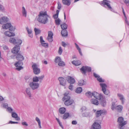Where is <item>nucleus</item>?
<instances>
[{
    "label": "nucleus",
    "instance_id": "obj_1",
    "mask_svg": "<svg viewBox=\"0 0 129 129\" xmlns=\"http://www.w3.org/2000/svg\"><path fill=\"white\" fill-rule=\"evenodd\" d=\"M49 17L46 11H41L37 17L38 21L41 23L45 24L48 21V18Z\"/></svg>",
    "mask_w": 129,
    "mask_h": 129
},
{
    "label": "nucleus",
    "instance_id": "obj_2",
    "mask_svg": "<svg viewBox=\"0 0 129 129\" xmlns=\"http://www.w3.org/2000/svg\"><path fill=\"white\" fill-rule=\"evenodd\" d=\"M86 95L88 98H91L92 96H93L96 99L98 100H100L103 97L102 94L96 92L92 93L90 91H88L86 93Z\"/></svg>",
    "mask_w": 129,
    "mask_h": 129
},
{
    "label": "nucleus",
    "instance_id": "obj_3",
    "mask_svg": "<svg viewBox=\"0 0 129 129\" xmlns=\"http://www.w3.org/2000/svg\"><path fill=\"white\" fill-rule=\"evenodd\" d=\"M118 126L119 129H124L123 126L127 123L126 121L124 120V118L122 117H119L117 119Z\"/></svg>",
    "mask_w": 129,
    "mask_h": 129
},
{
    "label": "nucleus",
    "instance_id": "obj_4",
    "mask_svg": "<svg viewBox=\"0 0 129 129\" xmlns=\"http://www.w3.org/2000/svg\"><path fill=\"white\" fill-rule=\"evenodd\" d=\"M110 2L109 1L103 0V1L100 2L99 3L101 6H103L105 7H107L109 9L112 11L117 13V12H114V9L112 8L110 4Z\"/></svg>",
    "mask_w": 129,
    "mask_h": 129
},
{
    "label": "nucleus",
    "instance_id": "obj_5",
    "mask_svg": "<svg viewBox=\"0 0 129 129\" xmlns=\"http://www.w3.org/2000/svg\"><path fill=\"white\" fill-rule=\"evenodd\" d=\"M2 27L4 29H7L9 28V31H14L16 29L15 26H12L10 23H8L3 25Z\"/></svg>",
    "mask_w": 129,
    "mask_h": 129
},
{
    "label": "nucleus",
    "instance_id": "obj_6",
    "mask_svg": "<svg viewBox=\"0 0 129 129\" xmlns=\"http://www.w3.org/2000/svg\"><path fill=\"white\" fill-rule=\"evenodd\" d=\"M39 66L37 64L34 63L32 66L33 72L35 75H38L40 72V69L39 68Z\"/></svg>",
    "mask_w": 129,
    "mask_h": 129
},
{
    "label": "nucleus",
    "instance_id": "obj_7",
    "mask_svg": "<svg viewBox=\"0 0 129 129\" xmlns=\"http://www.w3.org/2000/svg\"><path fill=\"white\" fill-rule=\"evenodd\" d=\"M100 85L102 88V90L104 93L106 95H108L109 94V91L108 89H106L107 85L104 83H100Z\"/></svg>",
    "mask_w": 129,
    "mask_h": 129
},
{
    "label": "nucleus",
    "instance_id": "obj_8",
    "mask_svg": "<svg viewBox=\"0 0 129 129\" xmlns=\"http://www.w3.org/2000/svg\"><path fill=\"white\" fill-rule=\"evenodd\" d=\"M29 86L32 89L35 90L39 87V85L38 83L31 82L29 83Z\"/></svg>",
    "mask_w": 129,
    "mask_h": 129
},
{
    "label": "nucleus",
    "instance_id": "obj_9",
    "mask_svg": "<svg viewBox=\"0 0 129 129\" xmlns=\"http://www.w3.org/2000/svg\"><path fill=\"white\" fill-rule=\"evenodd\" d=\"M91 68L87 66H83L81 69V72L83 74H85L87 71L89 72L91 71Z\"/></svg>",
    "mask_w": 129,
    "mask_h": 129
},
{
    "label": "nucleus",
    "instance_id": "obj_10",
    "mask_svg": "<svg viewBox=\"0 0 129 129\" xmlns=\"http://www.w3.org/2000/svg\"><path fill=\"white\" fill-rule=\"evenodd\" d=\"M22 64L23 63L22 61H19L15 63L14 65L15 67H17L16 69L18 71H20L23 68L21 67V66Z\"/></svg>",
    "mask_w": 129,
    "mask_h": 129
},
{
    "label": "nucleus",
    "instance_id": "obj_11",
    "mask_svg": "<svg viewBox=\"0 0 129 129\" xmlns=\"http://www.w3.org/2000/svg\"><path fill=\"white\" fill-rule=\"evenodd\" d=\"M117 96L118 98L121 102V104H123L125 100L123 95L121 93H118Z\"/></svg>",
    "mask_w": 129,
    "mask_h": 129
},
{
    "label": "nucleus",
    "instance_id": "obj_12",
    "mask_svg": "<svg viewBox=\"0 0 129 129\" xmlns=\"http://www.w3.org/2000/svg\"><path fill=\"white\" fill-rule=\"evenodd\" d=\"M20 48V46L16 45L12 49L11 52L13 54L17 53L19 52Z\"/></svg>",
    "mask_w": 129,
    "mask_h": 129
},
{
    "label": "nucleus",
    "instance_id": "obj_13",
    "mask_svg": "<svg viewBox=\"0 0 129 129\" xmlns=\"http://www.w3.org/2000/svg\"><path fill=\"white\" fill-rule=\"evenodd\" d=\"M66 79L68 82L71 84H74L75 82V79L71 77L68 76L67 77Z\"/></svg>",
    "mask_w": 129,
    "mask_h": 129
},
{
    "label": "nucleus",
    "instance_id": "obj_14",
    "mask_svg": "<svg viewBox=\"0 0 129 129\" xmlns=\"http://www.w3.org/2000/svg\"><path fill=\"white\" fill-rule=\"evenodd\" d=\"M9 20V18L6 17H3L0 18V23L3 24L6 23Z\"/></svg>",
    "mask_w": 129,
    "mask_h": 129
},
{
    "label": "nucleus",
    "instance_id": "obj_15",
    "mask_svg": "<svg viewBox=\"0 0 129 129\" xmlns=\"http://www.w3.org/2000/svg\"><path fill=\"white\" fill-rule=\"evenodd\" d=\"M58 79L61 85L63 86H64L65 85L66 81L64 78L61 77H59L58 78Z\"/></svg>",
    "mask_w": 129,
    "mask_h": 129
},
{
    "label": "nucleus",
    "instance_id": "obj_16",
    "mask_svg": "<svg viewBox=\"0 0 129 129\" xmlns=\"http://www.w3.org/2000/svg\"><path fill=\"white\" fill-rule=\"evenodd\" d=\"M53 35L51 31H49L48 33V36L47 38V40L49 42H52L53 41Z\"/></svg>",
    "mask_w": 129,
    "mask_h": 129
},
{
    "label": "nucleus",
    "instance_id": "obj_17",
    "mask_svg": "<svg viewBox=\"0 0 129 129\" xmlns=\"http://www.w3.org/2000/svg\"><path fill=\"white\" fill-rule=\"evenodd\" d=\"M26 29L27 31L28 36L31 38H32L33 35L32 29L30 28H29L28 27H26Z\"/></svg>",
    "mask_w": 129,
    "mask_h": 129
},
{
    "label": "nucleus",
    "instance_id": "obj_18",
    "mask_svg": "<svg viewBox=\"0 0 129 129\" xmlns=\"http://www.w3.org/2000/svg\"><path fill=\"white\" fill-rule=\"evenodd\" d=\"M70 99V97L69 94L65 93L64 94V96L62 99V100L64 102H66Z\"/></svg>",
    "mask_w": 129,
    "mask_h": 129
},
{
    "label": "nucleus",
    "instance_id": "obj_19",
    "mask_svg": "<svg viewBox=\"0 0 129 129\" xmlns=\"http://www.w3.org/2000/svg\"><path fill=\"white\" fill-rule=\"evenodd\" d=\"M4 34L6 36L9 37H13L15 36L14 33L13 32H11L9 31H5L4 33Z\"/></svg>",
    "mask_w": 129,
    "mask_h": 129
},
{
    "label": "nucleus",
    "instance_id": "obj_20",
    "mask_svg": "<svg viewBox=\"0 0 129 129\" xmlns=\"http://www.w3.org/2000/svg\"><path fill=\"white\" fill-rule=\"evenodd\" d=\"M21 12L22 16L23 17H26L27 16V11L24 6L22 7L21 9Z\"/></svg>",
    "mask_w": 129,
    "mask_h": 129
},
{
    "label": "nucleus",
    "instance_id": "obj_21",
    "mask_svg": "<svg viewBox=\"0 0 129 129\" xmlns=\"http://www.w3.org/2000/svg\"><path fill=\"white\" fill-rule=\"evenodd\" d=\"M92 127L96 129H100L101 126L99 123L95 122L93 124Z\"/></svg>",
    "mask_w": 129,
    "mask_h": 129
},
{
    "label": "nucleus",
    "instance_id": "obj_22",
    "mask_svg": "<svg viewBox=\"0 0 129 129\" xmlns=\"http://www.w3.org/2000/svg\"><path fill=\"white\" fill-rule=\"evenodd\" d=\"M30 89L29 88H27L25 90V93L30 98L32 96L30 92Z\"/></svg>",
    "mask_w": 129,
    "mask_h": 129
},
{
    "label": "nucleus",
    "instance_id": "obj_23",
    "mask_svg": "<svg viewBox=\"0 0 129 129\" xmlns=\"http://www.w3.org/2000/svg\"><path fill=\"white\" fill-rule=\"evenodd\" d=\"M74 103V101L71 98L66 102H64V104L66 106L70 105Z\"/></svg>",
    "mask_w": 129,
    "mask_h": 129
},
{
    "label": "nucleus",
    "instance_id": "obj_24",
    "mask_svg": "<svg viewBox=\"0 0 129 129\" xmlns=\"http://www.w3.org/2000/svg\"><path fill=\"white\" fill-rule=\"evenodd\" d=\"M11 116L12 117L15 118L17 120H19L20 118L18 117L17 114L15 112H13L11 113Z\"/></svg>",
    "mask_w": 129,
    "mask_h": 129
},
{
    "label": "nucleus",
    "instance_id": "obj_25",
    "mask_svg": "<svg viewBox=\"0 0 129 129\" xmlns=\"http://www.w3.org/2000/svg\"><path fill=\"white\" fill-rule=\"evenodd\" d=\"M100 101V103L101 105L103 107H105L106 105V102L105 99L104 98L103 96L102 98L99 100Z\"/></svg>",
    "mask_w": 129,
    "mask_h": 129
},
{
    "label": "nucleus",
    "instance_id": "obj_26",
    "mask_svg": "<svg viewBox=\"0 0 129 129\" xmlns=\"http://www.w3.org/2000/svg\"><path fill=\"white\" fill-rule=\"evenodd\" d=\"M90 103L91 104L95 105H98L99 104L98 101L95 99H92L90 100Z\"/></svg>",
    "mask_w": 129,
    "mask_h": 129
},
{
    "label": "nucleus",
    "instance_id": "obj_27",
    "mask_svg": "<svg viewBox=\"0 0 129 129\" xmlns=\"http://www.w3.org/2000/svg\"><path fill=\"white\" fill-rule=\"evenodd\" d=\"M2 47L4 50L8 52L7 56H8L9 55V52H10L9 51V52L8 51L9 49L8 47L5 45H2Z\"/></svg>",
    "mask_w": 129,
    "mask_h": 129
},
{
    "label": "nucleus",
    "instance_id": "obj_28",
    "mask_svg": "<svg viewBox=\"0 0 129 129\" xmlns=\"http://www.w3.org/2000/svg\"><path fill=\"white\" fill-rule=\"evenodd\" d=\"M66 111V108L64 107H62L59 109V112L61 114H64Z\"/></svg>",
    "mask_w": 129,
    "mask_h": 129
},
{
    "label": "nucleus",
    "instance_id": "obj_29",
    "mask_svg": "<svg viewBox=\"0 0 129 129\" xmlns=\"http://www.w3.org/2000/svg\"><path fill=\"white\" fill-rule=\"evenodd\" d=\"M16 58L17 60L19 61H22L24 59L23 56L20 54H18L16 56Z\"/></svg>",
    "mask_w": 129,
    "mask_h": 129
},
{
    "label": "nucleus",
    "instance_id": "obj_30",
    "mask_svg": "<svg viewBox=\"0 0 129 129\" xmlns=\"http://www.w3.org/2000/svg\"><path fill=\"white\" fill-rule=\"evenodd\" d=\"M70 1V0H62V2L63 4L69 6L71 3Z\"/></svg>",
    "mask_w": 129,
    "mask_h": 129
},
{
    "label": "nucleus",
    "instance_id": "obj_31",
    "mask_svg": "<svg viewBox=\"0 0 129 129\" xmlns=\"http://www.w3.org/2000/svg\"><path fill=\"white\" fill-rule=\"evenodd\" d=\"M72 63L73 64L76 66H78L79 65L81 64L80 61L79 60L73 61H72Z\"/></svg>",
    "mask_w": 129,
    "mask_h": 129
},
{
    "label": "nucleus",
    "instance_id": "obj_32",
    "mask_svg": "<svg viewBox=\"0 0 129 129\" xmlns=\"http://www.w3.org/2000/svg\"><path fill=\"white\" fill-rule=\"evenodd\" d=\"M86 83L85 81L83 80H80L78 82V84L79 86H82L85 85Z\"/></svg>",
    "mask_w": 129,
    "mask_h": 129
},
{
    "label": "nucleus",
    "instance_id": "obj_33",
    "mask_svg": "<svg viewBox=\"0 0 129 129\" xmlns=\"http://www.w3.org/2000/svg\"><path fill=\"white\" fill-rule=\"evenodd\" d=\"M123 108V107L121 105H118L116 107V109L119 112L121 111Z\"/></svg>",
    "mask_w": 129,
    "mask_h": 129
},
{
    "label": "nucleus",
    "instance_id": "obj_34",
    "mask_svg": "<svg viewBox=\"0 0 129 129\" xmlns=\"http://www.w3.org/2000/svg\"><path fill=\"white\" fill-rule=\"evenodd\" d=\"M61 34L62 36L63 37H65L67 36V32L66 30H62L61 31Z\"/></svg>",
    "mask_w": 129,
    "mask_h": 129
},
{
    "label": "nucleus",
    "instance_id": "obj_35",
    "mask_svg": "<svg viewBox=\"0 0 129 129\" xmlns=\"http://www.w3.org/2000/svg\"><path fill=\"white\" fill-rule=\"evenodd\" d=\"M9 41L10 43L15 44L16 43V40L15 38H11L9 39Z\"/></svg>",
    "mask_w": 129,
    "mask_h": 129
},
{
    "label": "nucleus",
    "instance_id": "obj_36",
    "mask_svg": "<svg viewBox=\"0 0 129 129\" xmlns=\"http://www.w3.org/2000/svg\"><path fill=\"white\" fill-rule=\"evenodd\" d=\"M82 91V87H77L75 91V92L78 93H80Z\"/></svg>",
    "mask_w": 129,
    "mask_h": 129
},
{
    "label": "nucleus",
    "instance_id": "obj_37",
    "mask_svg": "<svg viewBox=\"0 0 129 129\" xmlns=\"http://www.w3.org/2000/svg\"><path fill=\"white\" fill-rule=\"evenodd\" d=\"M75 45L76 48H77V49L78 50L81 56H82V53L81 49L79 47V46H78V45L77 44H76V43H75Z\"/></svg>",
    "mask_w": 129,
    "mask_h": 129
},
{
    "label": "nucleus",
    "instance_id": "obj_38",
    "mask_svg": "<svg viewBox=\"0 0 129 129\" xmlns=\"http://www.w3.org/2000/svg\"><path fill=\"white\" fill-rule=\"evenodd\" d=\"M36 120L38 122L39 128H41V121L37 117L36 118Z\"/></svg>",
    "mask_w": 129,
    "mask_h": 129
},
{
    "label": "nucleus",
    "instance_id": "obj_39",
    "mask_svg": "<svg viewBox=\"0 0 129 129\" xmlns=\"http://www.w3.org/2000/svg\"><path fill=\"white\" fill-rule=\"evenodd\" d=\"M22 40L18 39L16 40L15 44H17V45L19 46L22 44Z\"/></svg>",
    "mask_w": 129,
    "mask_h": 129
},
{
    "label": "nucleus",
    "instance_id": "obj_40",
    "mask_svg": "<svg viewBox=\"0 0 129 129\" xmlns=\"http://www.w3.org/2000/svg\"><path fill=\"white\" fill-rule=\"evenodd\" d=\"M61 60L60 57L57 56L55 58V61L56 63H58Z\"/></svg>",
    "mask_w": 129,
    "mask_h": 129
},
{
    "label": "nucleus",
    "instance_id": "obj_41",
    "mask_svg": "<svg viewBox=\"0 0 129 129\" xmlns=\"http://www.w3.org/2000/svg\"><path fill=\"white\" fill-rule=\"evenodd\" d=\"M59 11L57 10L56 11V13L54 15H53V18L55 19H57L58 18V15L59 13Z\"/></svg>",
    "mask_w": 129,
    "mask_h": 129
},
{
    "label": "nucleus",
    "instance_id": "obj_42",
    "mask_svg": "<svg viewBox=\"0 0 129 129\" xmlns=\"http://www.w3.org/2000/svg\"><path fill=\"white\" fill-rule=\"evenodd\" d=\"M61 28L63 30H65L66 29L67 27V25L65 23H64L60 25Z\"/></svg>",
    "mask_w": 129,
    "mask_h": 129
},
{
    "label": "nucleus",
    "instance_id": "obj_43",
    "mask_svg": "<svg viewBox=\"0 0 129 129\" xmlns=\"http://www.w3.org/2000/svg\"><path fill=\"white\" fill-rule=\"evenodd\" d=\"M1 106L3 108L7 109L8 107V104L6 103H2L1 105Z\"/></svg>",
    "mask_w": 129,
    "mask_h": 129
},
{
    "label": "nucleus",
    "instance_id": "obj_44",
    "mask_svg": "<svg viewBox=\"0 0 129 129\" xmlns=\"http://www.w3.org/2000/svg\"><path fill=\"white\" fill-rule=\"evenodd\" d=\"M34 31L36 35H38L41 33L40 30L39 29L36 28H35Z\"/></svg>",
    "mask_w": 129,
    "mask_h": 129
},
{
    "label": "nucleus",
    "instance_id": "obj_45",
    "mask_svg": "<svg viewBox=\"0 0 129 129\" xmlns=\"http://www.w3.org/2000/svg\"><path fill=\"white\" fill-rule=\"evenodd\" d=\"M58 65L59 66L63 67L65 65V64L64 62L61 60L58 63Z\"/></svg>",
    "mask_w": 129,
    "mask_h": 129
},
{
    "label": "nucleus",
    "instance_id": "obj_46",
    "mask_svg": "<svg viewBox=\"0 0 129 129\" xmlns=\"http://www.w3.org/2000/svg\"><path fill=\"white\" fill-rule=\"evenodd\" d=\"M33 82H37L39 81V78L37 76H35L33 78Z\"/></svg>",
    "mask_w": 129,
    "mask_h": 129
},
{
    "label": "nucleus",
    "instance_id": "obj_47",
    "mask_svg": "<svg viewBox=\"0 0 129 129\" xmlns=\"http://www.w3.org/2000/svg\"><path fill=\"white\" fill-rule=\"evenodd\" d=\"M101 114V110L97 111L95 112V115L96 117H99Z\"/></svg>",
    "mask_w": 129,
    "mask_h": 129
},
{
    "label": "nucleus",
    "instance_id": "obj_48",
    "mask_svg": "<svg viewBox=\"0 0 129 129\" xmlns=\"http://www.w3.org/2000/svg\"><path fill=\"white\" fill-rule=\"evenodd\" d=\"M7 110L10 113H12L13 112V109L11 107H8L7 108Z\"/></svg>",
    "mask_w": 129,
    "mask_h": 129
},
{
    "label": "nucleus",
    "instance_id": "obj_49",
    "mask_svg": "<svg viewBox=\"0 0 129 129\" xmlns=\"http://www.w3.org/2000/svg\"><path fill=\"white\" fill-rule=\"evenodd\" d=\"M69 116V114L68 113H66L63 115V119H66Z\"/></svg>",
    "mask_w": 129,
    "mask_h": 129
},
{
    "label": "nucleus",
    "instance_id": "obj_50",
    "mask_svg": "<svg viewBox=\"0 0 129 129\" xmlns=\"http://www.w3.org/2000/svg\"><path fill=\"white\" fill-rule=\"evenodd\" d=\"M56 119L58 123H59V125L61 127L62 129H63L64 128L63 127L62 125L61 122L60 121L59 119L57 118H56Z\"/></svg>",
    "mask_w": 129,
    "mask_h": 129
},
{
    "label": "nucleus",
    "instance_id": "obj_51",
    "mask_svg": "<svg viewBox=\"0 0 129 129\" xmlns=\"http://www.w3.org/2000/svg\"><path fill=\"white\" fill-rule=\"evenodd\" d=\"M61 20L59 18H57L55 20V23L57 25H59Z\"/></svg>",
    "mask_w": 129,
    "mask_h": 129
},
{
    "label": "nucleus",
    "instance_id": "obj_52",
    "mask_svg": "<svg viewBox=\"0 0 129 129\" xmlns=\"http://www.w3.org/2000/svg\"><path fill=\"white\" fill-rule=\"evenodd\" d=\"M97 80L98 81L100 82H104V80L100 76L98 78H97Z\"/></svg>",
    "mask_w": 129,
    "mask_h": 129
},
{
    "label": "nucleus",
    "instance_id": "obj_53",
    "mask_svg": "<svg viewBox=\"0 0 129 129\" xmlns=\"http://www.w3.org/2000/svg\"><path fill=\"white\" fill-rule=\"evenodd\" d=\"M41 45L45 47V48H47L48 47V44L47 43L43 42L41 43Z\"/></svg>",
    "mask_w": 129,
    "mask_h": 129
},
{
    "label": "nucleus",
    "instance_id": "obj_54",
    "mask_svg": "<svg viewBox=\"0 0 129 129\" xmlns=\"http://www.w3.org/2000/svg\"><path fill=\"white\" fill-rule=\"evenodd\" d=\"M62 50L61 47H59L58 51V54L60 55H61L62 54Z\"/></svg>",
    "mask_w": 129,
    "mask_h": 129
},
{
    "label": "nucleus",
    "instance_id": "obj_55",
    "mask_svg": "<svg viewBox=\"0 0 129 129\" xmlns=\"http://www.w3.org/2000/svg\"><path fill=\"white\" fill-rule=\"evenodd\" d=\"M89 115V113L88 112H85L82 114V116L83 117H86Z\"/></svg>",
    "mask_w": 129,
    "mask_h": 129
},
{
    "label": "nucleus",
    "instance_id": "obj_56",
    "mask_svg": "<svg viewBox=\"0 0 129 129\" xmlns=\"http://www.w3.org/2000/svg\"><path fill=\"white\" fill-rule=\"evenodd\" d=\"M101 114H106L107 113V112L106 111L104 110H101Z\"/></svg>",
    "mask_w": 129,
    "mask_h": 129
},
{
    "label": "nucleus",
    "instance_id": "obj_57",
    "mask_svg": "<svg viewBox=\"0 0 129 129\" xmlns=\"http://www.w3.org/2000/svg\"><path fill=\"white\" fill-rule=\"evenodd\" d=\"M44 75H43L40 76H39V77H38L39 78V80H42L44 78Z\"/></svg>",
    "mask_w": 129,
    "mask_h": 129
},
{
    "label": "nucleus",
    "instance_id": "obj_58",
    "mask_svg": "<svg viewBox=\"0 0 129 129\" xmlns=\"http://www.w3.org/2000/svg\"><path fill=\"white\" fill-rule=\"evenodd\" d=\"M115 104L114 103H112V107L111 108V109L112 110H114L115 109H116V107H115Z\"/></svg>",
    "mask_w": 129,
    "mask_h": 129
},
{
    "label": "nucleus",
    "instance_id": "obj_59",
    "mask_svg": "<svg viewBox=\"0 0 129 129\" xmlns=\"http://www.w3.org/2000/svg\"><path fill=\"white\" fill-rule=\"evenodd\" d=\"M69 88L70 90H72L73 89V85L71 84H70L69 86Z\"/></svg>",
    "mask_w": 129,
    "mask_h": 129
},
{
    "label": "nucleus",
    "instance_id": "obj_60",
    "mask_svg": "<svg viewBox=\"0 0 129 129\" xmlns=\"http://www.w3.org/2000/svg\"><path fill=\"white\" fill-rule=\"evenodd\" d=\"M86 107L85 106H83L82 107L81 109V112H83L84 111H85V110H86Z\"/></svg>",
    "mask_w": 129,
    "mask_h": 129
},
{
    "label": "nucleus",
    "instance_id": "obj_61",
    "mask_svg": "<svg viewBox=\"0 0 129 129\" xmlns=\"http://www.w3.org/2000/svg\"><path fill=\"white\" fill-rule=\"evenodd\" d=\"M124 3L126 4L127 6H128V5L129 4V0H123Z\"/></svg>",
    "mask_w": 129,
    "mask_h": 129
},
{
    "label": "nucleus",
    "instance_id": "obj_62",
    "mask_svg": "<svg viewBox=\"0 0 129 129\" xmlns=\"http://www.w3.org/2000/svg\"><path fill=\"white\" fill-rule=\"evenodd\" d=\"M93 75L95 77L97 78H98L100 76L99 75L95 73H93Z\"/></svg>",
    "mask_w": 129,
    "mask_h": 129
},
{
    "label": "nucleus",
    "instance_id": "obj_63",
    "mask_svg": "<svg viewBox=\"0 0 129 129\" xmlns=\"http://www.w3.org/2000/svg\"><path fill=\"white\" fill-rule=\"evenodd\" d=\"M61 7V5L60 3H58V6L57 7V9H60Z\"/></svg>",
    "mask_w": 129,
    "mask_h": 129
},
{
    "label": "nucleus",
    "instance_id": "obj_64",
    "mask_svg": "<svg viewBox=\"0 0 129 129\" xmlns=\"http://www.w3.org/2000/svg\"><path fill=\"white\" fill-rule=\"evenodd\" d=\"M40 42L41 43L44 42V41L43 40V37L42 36H40Z\"/></svg>",
    "mask_w": 129,
    "mask_h": 129
}]
</instances>
